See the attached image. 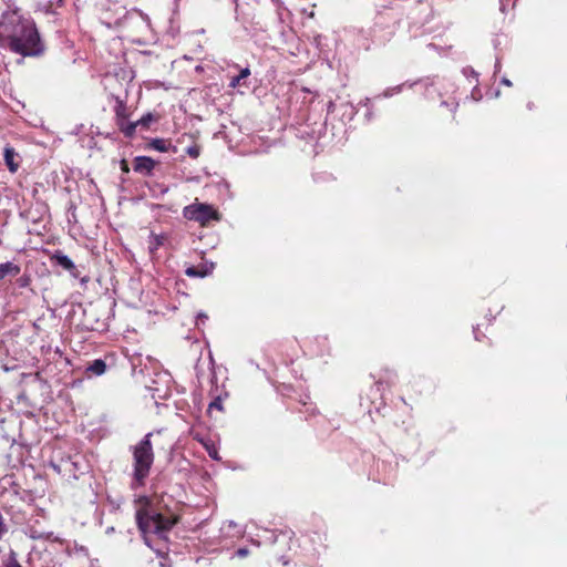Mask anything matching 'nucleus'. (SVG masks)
Masks as SVG:
<instances>
[{
  "label": "nucleus",
  "mask_w": 567,
  "mask_h": 567,
  "mask_svg": "<svg viewBox=\"0 0 567 567\" xmlns=\"http://www.w3.org/2000/svg\"><path fill=\"white\" fill-rule=\"evenodd\" d=\"M2 41L13 53L22 56H39L44 52L38 28L32 19L22 17L17 10L7 11L0 22Z\"/></svg>",
  "instance_id": "nucleus-1"
},
{
  "label": "nucleus",
  "mask_w": 567,
  "mask_h": 567,
  "mask_svg": "<svg viewBox=\"0 0 567 567\" xmlns=\"http://www.w3.org/2000/svg\"><path fill=\"white\" fill-rule=\"evenodd\" d=\"M152 433H147L132 447L133 481L136 486H144L154 463V452L151 442Z\"/></svg>",
  "instance_id": "nucleus-2"
},
{
  "label": "nucleus",
  "mask_w": 567,
  "mask_h": 567,
  "mask_svg": "<svg viewBox=\"0 0 567 567\" xmlns=\"http://www.w3.org/2000/svg\"><path fill=\"white\" fill-rule=\"evenodd\" d=\"M178 517L174 515H163L161 513L151 514L146 508H140L136 512V523L143 534H161L168 532L176 525Z\"/></svg>",
  "instance_id": "nucleus-3"
},
{
  "label": "nucleus",
  "mask_w": 567,
  "mask_h": 567,
  "mask_svg": "<svg viewBox=\"0 0 567 567\" xmlns=\"http://www.w3.org/2000/svg\"><path fill=\"white\" fill-rule=\"evenodd\" d=\"M183 216L188 220L197 221L200 226H207L212 220H220V214L212 205L192 204L183 209Z\"/></svg>",
  "instance_id": "nucleus-4"
},
{
  "label": "nucleus",
  "mask_w": 567,
  "mask_h": 567,
  "mask_svg": "<svg viewBox=\"0 0 567 567\" xmlns=\"http://www.w3.org/2000/svg\"><path fill=\"white\" fill-rule=\"evenodd\" d=\"M115 113V124L118 130L124 134L125 137H133L135 134V124L132 122H127L130 117V111L126 106L125 102L121 99H116V104L114 106Z\"/></svg>",
  "instance_id": "nucleus-5"
},
{
  "label": "nucleus",
  "mask_w": 567,
  "mask_h": 567,
  "mask_svg": "<svg viewBox=\"0 0 567 567\" xmlns=\"http://www.w3.org/2000/svg\"><path fill=\"white\" fill-rule=\"evenodd\" d=\"M398 0H378L375 4L374 24L380 28H389L398 23L396 17L386 13L388 10H394Z\"/></svg>",
  "instance_id": "nucleus-6"
},
{
  "label": "nucleus",
  "mask_w": 567,
  "mask_h": 567,
  "mask_svg": "<svg viewBox=\"0 0 567 567\" xmlns=\"http://www.w3.org/2000/svg\"><path fill=\"white\" fill-rule=\"evenodd\" d=\"M158 162L153 159L150 156H136L133 159V169L134 172L143 175V176H152L154 173L155 167L157 166Z\"/></svg>",
  "instance_id": "nucleus-7"
},
{
  "label": "nucleus",
  "mask_w": 567,
  "mask_h": 567,
  "mask_svg": "<svg viewBox=\"0 0 567 567\" xmlns=\"http://www.w3.org/2000/svg\"><path fill=\"white\" fill-rule=\"evenodd\" d=\"M214 262H203L197 266H189L185 269V275L190 278H205L213 274Z\"/></svg>",
  "instance_id": "nucleus-8"
},
{
  "label": "nucleus",
  "mask_w": 567,
  "mask_h": 567,
  "mask_svg": "<svg viewBox=\"0 0 567 567\" xmlns=\"http://www.w3.org/2000/svg\"><path fill=\"white\" fill-rule=\"evenodd\" d=\"M18 157H19V154L16 152V150L12 146L7 145L4 147L3 159H4V163H6V166L8 167V169L11 173H16L19 169V167H20V163L18 161Z\"/></svg>",
  "instance_id": "nucleus-9"
},
{
  "label": "nucleus",
  "mask_w": 567,
  "mask_h": 567,
  "mask_svg": "<svg viewBox=\"0 0 567 567\" xmlns=\"http://www.w3.org/2000/svg\"><path fill=\"white\" fill-rule=\"evenodd\" d=\"M193 437H194V440H196L204 446V449L206 450V452L208 453L210 458H213L215 461L220 460L218 450H217L215 443L210 439H205L199 433H195L193 435Z\"/></svg>",
  "instance_id": "nucleus-10"
},
{
  "label": "nucleus",
  "mask_w": 567,
  "mask_h": 567,
  "mask_svg": "<svg viewBox=\"0 0 567 567\" xmlns=\"http://www.w3.org/2000/svg\"><path fill=\"white\" fill-rule=\"evenodd\" d=\"M52 260H55L59 266H61L63 269L70 271L72 275L75 276V271H76L75 265L62 251H59V250L55 251V254L52 256Z\"/></svg>",
  "instance_id": "nucleus-11"
},
{
  "label": "nucleus",
  "mask_w": 567,
  "mask_h": 567,
  "mask_svg": "<svg viewBox=\"0 0 567 567\" xmlns=\"http://www.w3.org/2000/svg\"><path fill=\"white\" fill-rule=\"evenodd\" d=\"M146 148L155 150L158 152H168L171 148H173V152H176V147L172 146V143L169 140L165 138H153L146 144Z\"/></svg>",
  "instance_id": "nucleus-12"
},
{
  "label": "nucleus",
  "mask_w": 567,
  "mask_h": 567,
  "mask_svg": "<svg viewBox=\"0 0 567 567\" xmlns=\"http://www.w3.org/2000/svg\"><path fill=\"white\" fill-rule=\"evenodd\" d=\"M21 267L11 261H7L0 264V281H2L6 277H16L20 274Z\"/></svg>",
  "instance_id": "nucleus-13"
},
{
  "label": "nucleus",
  "mask_w": 567,
  "mask_h": 567,
  "mask_svg": "<svg viewBox=\"0 0 567 567\" xmlns=\"http://www.w3.org/2000/svg\"><path fill=\"white\" fill-rule=\"evenodd\" d=\"M106 371V363L102 359H96L86 368V372L93 375H102Z\"/></svg>",
  "instance_id": "nucleus-14"
},
{
  "label": "nucleus",
  "mask_w": 567,
  "mask_h": 567,
  "mask_svg": "<svg viewBox=\"0 0 567 567\" xmlns=\"http://www.w3.org/2000/svg\"><path fill=\"white\" fill-rule=\"evenodd\" d=\"M157 118L152 114L147 113L143 115L140 120L132 122V124H135V128L137 126H141L142 128L147 130L152 122H155Z\"/></svg>",
  "instance_id": "nucleus-15"
},
{
  "label": "nucleus",
  "mask_w": 567,
  "mask_h": 567,
  "mask_svg": "<svg viewBox=\"0 0 567 567\" xmlns=\"http://www.w3.org/2000/svg\"><path fill=\"white\" fill-rule=\"evenodd\" d=\"M250 75V69L244 68L240 70L237 76L231 78L229 82V87L235 89L240 85V81L248 78Z\"/></svg>",
  "instance_id": "nucleus-16"
},
{
  "label": "nucleus",
  "mask_w": 567,
  "mask_h": 567,
  "mask_svg": "<svg viewBox=\"0 0 567 567\" xmlns=\"http://www.w3.org/2000/svg\"><path fill=\"white\" fill-rule=\"evenodd\" d=\"M200 146L198 144H194L186 148V154L192 158H197L200 155Z\"/></svg>",
  "instance_id": "nucleus-17"
},
{
  "label": "nucleus",
  "mask_w": 567,
  "mask_h": 567,
  "mask_svg": "<svg viewBox=\"0 0 567 567\" xmlns=\"http://www.w3.org/2000/svg\"><path fill=\"white\" fill-rule=\"evenodd\" d=\"M31 276L28 274H23L21 277L18 278L17 284L20 288H27L31 285Z\"/></svg>",
  "instance_id": "nucleus-18"
},
{
  "label": "nucleus",
  "mask_w": 567,
  "mask_h": 567,
  "mask_svg": "<svg viewBox=\"0 0 567 567\" xmlns=\"http://www.w3.org/2000/svg\"><path fill=\"white\" fill-rule=\"evenodd\" d=\"M8 533V527L4 522L3 515L0 513V539Z\"/></svg>",
  "instance_id": "nucleus-19"
},
{
  "label": "nucleus",
  "mask_w": 567,
  "mask_h": 567,
  "mask_svg": "<svg viewBox=\"0 0 567 567\" xmlns=\"http://www.w3.org/2000/svg\"><path fill=\"white\" fill-rule=\"evenodd\" d=\"M120 168H121V171H122L123 173H125V174L130 173V166H128V163H127V161H126V159H122V161L120 162Z\"/></svg>",
  "instance_id": "nucleus-20"
},
{
  "label": "nucleus",
  "mask_w": 567,
  "mask_h": 567,
  "mask_svg": "<svg viewBox=\"0 0 567 567\" xmlns=\"http://www.w3.org/2000/svg\"><path fill=\"white\" fill-rule=\"evenodd\" d=\"M212 409H217V410H221L223 409V405H221V402L219 399H216L214 400L210 404H209V410Z\"/></svg>",
  "instance_id": "nucleus-21"
},
{
  "label": "nucleus",
  "mask_w": 567,
  "mask_h": 567,
  "mask_svg": "<svg viewBox=\"0 0 567 567\" xmlns=\"http://www.w3.org/2000/svg\"><path fill=\"white\" fill-rule=\"evenodd\" d=\"M7 567H22V566L14 557H11L7 564Z\"/></svg>",
  "instance_id": "nucleus-22"
},
{
  "label": "nucleus",
  "mask_w": 567,
  "mask_h": 567,
  "mask_svg": "<svg viewBox=\"0 0 567 567\" xmlns=\"http://www.w3.org/2000/svg\"><path fill=\"white\" fill-rule=\"evenodd\" d=\"M162 245V239L159 237H156V246Z\"/></svg>",
  "instance_id": "nucleus-23"
},
{
  "label": "nucleus",
  "mask_w": 567,
  "mask_h": 567,
  "mask_svg": "<svg viewBox=\"0 0 567 567\" xmlns=\"http://www.w3.org/2000/svg\"><path fill=\"white\" fill-rule=\"evenodd\" d=\"M474 333H475V339H476L477 341H481V338H480V337H478V334H477V329H475V330H474Z\"/></svg>",
  "instance_id": "nucleus-24"
},
{
  "label": "nucleus",
  "mask_w": 567,
  "mask_h": 567,
  "mask_svg": "<svg viewBox=\"0 0 567 567\" xmlns=\"http://www.w3.org/2000/svg\"><path fill=\"white\" fill-rule=\"evenodd\" d=\"M238 553H239L240 555H245L246 550H244V549H239V550H238Z\"/></svg>",
  "instance_id": "nucleus-25"
}]
</instances>
